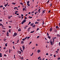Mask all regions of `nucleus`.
Returning a JSON list of instances; mask_svg holds the SVG:
<instances>
[{
  "label": "nucleus",
  "mask_w": 60,
  "mask_h": 60,
  "mask_svg": "<svg viewBox=\"0 0 60 60\" xmlns=\"http://www.w3.org/2000/svg\"><path fill=\"white\" fill-rule=\"evenodd\" d=\"M26 22V20H24L22 21V22L21 23L22 24H23L24 23H25Z\"/></svg>",
  "instance_id": "1"
},
{
  "label": "nucleus",
  "mask_w": 60,
  "mask_h": 60,
  "mask_svg": "<svg viewBox=\"0 0 60 60\" xmlns=\"http://www.w3.org/2000/svg\"><path fill=\"white\" fill-rule=\"evenodd\" d=\"M17 33H14V35H13V36L15 37V36H17Z\"/></svg>",
  "instance_id": "2"
},
{
  "label": "nucleus",
  "mask_w": 60,
  "mask_h": 60,
  "mask_svg": "<svg viewBox=\"0 0 60 60\" xmlns=\"http://www.w3.org/2000/svg\"><path fill=\"white\" fill-rule=\"evenodd\" d=\"M52 40H53V41H52V44H54V41H55V40L54 39V38H52Z\"/></svg>",
  "instance_id": "3"
},
{
  "label": "nucleus",
  "mask_w": 60,
  "mask_h": 60,
  "mask_svg": "<svg viewBox=\"0 0 60 60\" xmlns=\"http://www.w3.org/2000/svg\"><path fill=\"white\" fill-rule=\"evenodd\" d=\"M52 29H53V28H50V32H51V31H52Z\"/></svg>",
  "instance_id": "4"
},
{
  "label": "nucleus",
  "mask_w": 60,
  "mask_h": 60,
  "mask_svg": "<svg viewBox=\"0 0 60 60\" xmlns=\"http://www.w3.org/2000/svg\"><path fill=\"white\" fill-rule=\"evenodd\" d=\"M50 43H51V45H53V42L52 41H50Z\"/></svg>",
  "instance_id": "5"
},
{
  "label": "nucleus",
  "mask_w": 60,
  "mask_h": 60,
  "mask_svg": "<svg viewBox=\"0 0 60 60\" xmlns=\"http://www.w3.org/2000/svg\"><path fill=\"white\" fill-rule=\"evenodd\" d=\"M8 3H7V4H5L4 5L5 6V7H6V6H7V5H8Z\"/></svg>",
  "instance_id": "6"
},
{
  "label": "nucleus",
  "mask_w": 60,
  "mask_h": 60,
  "mask_svg": "<svg viewBox=\"0 0 60 60\" xmlns=\"http://www.w3.org/2000/svg\"><path fill=\"white\" fill-rule=\"evenodd\" d=\"M7 35L8 36H9V32H7Z\"/></svg>",
  "instance_id": "7"
},
{
  "label": "nucleus",
  "mask_w": 60,
  "mask_h": 60,
  "mask_svg": "<svg viewBox=\"0 0 60 60\" xmlns=\"http://www.w3.org/2000/svg\"><path fill=\"white\" fill-rule=\"evenodd\" d=\"M34 23H31L30 25V26H33L34 25Z\"/></svg>",
  "instance_id": "8"
},
{
  "label": "nucleus",
  "mask_w": 60,
  "mask_h": 60,
  "mask_svg": "<svg viewBox=\"0 0 60 60\" xmlns=\"http://www.w3.org/2000/svg\"><path fill=\"white\" fill-rule=\"evenodd\" d=\"M41 52V51L40 50H38V53H40Z\"/></svg>",
  "instance_id": "9"
},
{
  "label": "nucleus",
  "mask_w": 60,
  "mask_h": 60,
  "mask_svg": "<svg viewBox=\"0 0 60 60\" xmlns=\"http://www.w3.org/2000/svg\"><path fill=\"white\" fill-rule=\"evenodd\" d=\"M22 48H23V49H25V46H24V45H23L22 46Z\"/></svg>",
  "instance_id": "10"
},
{
  "label": "nucleus",
  "mask_w": 60,
  "mask_h": 60,
  "mask_svg": "<svg viewBox=\"0 0 60 60\" xmlns=\"http://www.w3.org/2000/svg\"><path fill=\"white\" fill-rule=\"evenodd\" d=\"M57 35L58 37H60V35L59 34H57Z\"/></svg>",
  "instance_id": "11"
},
{
  "label": "nucleus",
  "mask_w": 60,
  "mask_h": 60,
  "mask_svg": "<svg viewBox=\"0 0 60 60\" xmlns=\"http://www.w3.org/2000/svg\"><path fill=\"white\" fill-rule=\"evenodd\" d=\"M38 23H39V22H37V21H36V22L35 23V24H38Z\"/></svg>",
  "instance_id": "12"
},
{
  "label": "nucleus",
  "mask_w": 60,
  "mask_h": 60,
  "mask_svg": "<svg viewBox=\"0 0 60 60\" xmlns=\"http://www.w3.org/2000/svg\"><path fill=\"white\" fill-rule=\"evenodd\" d=\"M48 38H49V39H50V38H51V37L50 36L49 37V36H48Z\"/></svg>",
  "instance_id": "13"
},
{
  "label": "nucleus",
  "mask_w": 60,
  "mask_h": 60,
  "mask_svg": "<svg viewBox=\"0 0 60 60\" xmlns=\"http://www.w3.org/2000/svg\"><path fill=\"white\" fill-rule=\"evenodd\" d=\"M56 29H57V28H59V27H58V26H56Z\"/></svg>",
  "instance_id": "14"
},
{
  "label": "nucleus",
  "mask_w": 60,
  "mask_h": 60,
  "mask_svg": "<svg viewBox=\"0 0 60 60\" xmlns=\"http://www.w3.org/2000/svg\"><path fill=\"white\" fill-rule=\"evenodd\" d=\"M30 3V1H28L27 2V4H29Z\"/></svg>",
  "instance_id": "15"
},
{
  "label": "nucleus",
  "mask_w": 60,
  "mask_h": 60,
  "mask_svg": "<svg viewBox=\"0 0 60 60\" xmlns=\"http://www.w3.org/2000/svg\"><path fill=\"white\" fill-rule=\"evenodd\" d=\"M18 30L19 32V31H21V29H19V30L18 29Z\"/></svg>",
  "instance_id": "16"
},
{
  "label": "nucleus",
  "mask_w": 60,
  "mask_h": 60,
  "mask_svg": "<svg viewBox=\"0 0 60 60\" xmlns=\"http://www.w3.org/2000/svg\"><path fill=\"white\" fill-rule=\"evenodd\" d=\"M35 27V25H34L32 26L33 27Z\"/></svg>",
  "instance_id": "17"
},
{
  "label": "nucleus",
  "mask_w": 60,
  "mask_h": 60,
  "mask_svg": "<svg viewBox=\"0 0 60 60\" xmlns=\"http://www.w3.org/2000/svg\"><path fill=\"white\" fill-rule=\"evenodd\" d=\"M26 9V8H23V11H25V10Z\"/></svg>",
  "instance_id": "18"
},
{
  "label": "nucleus",
  "mask_w": 60,
  "mask_h": 60,
  "mask_svg": "<svg viewBox=\"0 0 60 60\" xmlns=\"http://www.w3.org/2000/svg\"><path fill=\"white\" fill-rule=\"evenodd\" d=\"M37 21H40V19H37Z\"/></svg>",
  "instance_id": "19"
},
{
  "label": "nucleus",
  "mask_w": 60,
  "mask_h": 60,
  "mask_svg": "<svg viewBox=\"0 0 60 60\" xmlns=\"http://www.w3.org/2000/svg\"><path fill=\"white\" fill-rule=\"evenodd\" d=\"M34 31H31L30 32V33H34Z\"/></svg>",
  "instance_id": "20"
},
{
  "label": "nucleus",
  "mask_w": 60,
  "mask_h": 60,
  "mask_svg": "<svg viewBox=\"0 0 60 60\" xmlns=\"http://www.w3.org/2000/svg\"><path fill=\"white\" fill-rule=\"evenodd\" d=\"M27 38V37L26 38H24V39L25 40H26V39Z\"/></svg>",
  "instance_id": "21"
},
{
  "label": "nucleus",
  "mask_w": 60,
  "mask_h": 60,
  "mask_svg": "<svg viewBox=\"0 0 60 60\" xmlns=\"http://www.w3.org/2000/svg\"><path fill=\"white\" fill-rule=\"evenodd\" d=\"M15 9H18V8L17 7H15L14 8V10H15Z\"/></svg>",
  "instance_id": "22"
},
{
  "label": "nucleus",
  "mask_w": 60,
  "mask_h": 60,
  "mask_svg": "<svg viewBox=\"0 0 60 60\" xmlns=\"http://www.w3.org/2000/svg\"><path fill=\"white\" fill-rule=\"evenodd\" d=\"M29 18H30V19H32L33 18V17H30V16H29Z\"/></svg>",
  "instance_id": "23"
},
{
  "label": "nucleus",
  "mask_w": 60,
  "mask_h": 60,
  "mask_svg": "<svg viewBox=\"0 0 60 60\" xmlns=\"http://www.w3.org/2000/svg\"><path fill=\"white\" fill-rule=\"evenodd\" d=\"M3 7V6L2 5H1L0 6V8H2Z\"/></svg>",
  "instance_id": "24"
},
{
  "label": "nucleus",
  "mask_w": 60,
  "mask_h": 60,
  "mask_svg": "<svg viewBox=\"0 0 60 60\" xmlns=\"http://www.w3.org/2000/svg\"><path fill=\"white\" fill-rule=\"evenodd\" d=\"M33 54H34V53H32V54L30 55V56H33Z\"/></svg>",
  "instance_id": "25"
},
{
  "label": "nucleus",
  "mask_w": 60,
  "mask_h": 60,
  "mask_svg": "<svg viewBox=\"0 0 60 60\" xmlns=\"http://www.w3.org/2000/svg\"><path fill=\"white\" fill-rule=\"evenodd\" d=\"M6 40H7L6 39H4V41H6Z\"/></svg>",
  "instance_id": "26"
},
{
  "label": "nucleus",
  "mask_w": 60,
  "mask_h": 60,
  "mask_svg": "<svg viewBox=\"0 0 60 60\" xmlns=\"http://www.w3.org/2000/svg\"><path fill=\"white\" fill-rule=\"evenodd\" d=\"M27 5L28 6H30V4H27Z\"/></svg>",
  "instance_id": "27"
},
{
  "label": "nucleus",
  "mask_w": 60,
  "mask_h": 60,
  "mask_svg": "<svg viewBox=\"0 0 60 60\" xmlns=\"http://www.w3.org/2000/svg\"><path fill=\"white\" fill-rule=\"evenodd\" d=\"M41 8H40L38 10V11H40V10H41Z\"/></svg>",
  "instance_id": "28"
},
{
  "label": "nucleus",
  "mask_w": 60,
  "mask_h": 60,
  "mask_svg": "<svg viewBox=\"0 0 60 60\" xmlns=\"http://www.w3.org/2000/svg\"><path fill=\"white\" fill-rule=\"evenodd\" d=\"M31 23V22H29V23H28V25H29V24H30Z\"/></svg>",
  "instance_id": "29"
},
{
  "label": "nucleus",
  "mask_w": 60,
  "mask_h": 60,
  "mask_svg": "<svg viewBox=\"0 0 60 60\" xmlns=\"http://www.w3.org/2000/svg\"><path fill=\"white\" fill-rule=\"evenodd\" d=\"M21 53V51H19V54H20Z\"/></svg>",
  "instance_id": "30"
},
{
  "label": "nucleus",
  "mask_w": 60,
  "mask_h": 60,
  "mask_svg": "<svg viewBox=\"0 0 60 60\" xmlns=\"http://www.w3.org/2000/svg\"><path fill=\"white\" fill-rule=\"evenodd\" d=\"M40 58H41V57H40V56L38 58V59H40Z\"/></svg>",
  "instance_id": "31"
},
{
  "label": "nucleus",
  "mask_w": 60,
  "mask_h": 60,
  "mask_svg": "<svg viewBox=\"0 0 60 60\" xmlns=\"http://www.w3.org/2000/svg\"><path fill=\"white\" fill-rule=\"evenodd\" d=\"M23 43H24V42L23 41H22L21 42L22 44H23Z\"/></svg>",
  "instance_id": "32"
},
{
  "label": "nucleus",
  "mask_w": 60,
  "mask_h": 60,
  "mask_svg": "<svg viewBox=\"0 0 60 60\" xmlns=\"http://www.w3.org/2000/svg\"><path fill=\"white\" fill-rule=\"evenodd\" d=\"M57 59H58V60H60V57H59L57 58Z\"/></svg>",
  "instance_id": "33"
},
{
  "label": "nucleus",
  "mask_w": 60,
  "mask_h": 60,
  "mask_svg": "<svg viewBox=\"0 0 60 60\" xmlns=\"http://www.w3.org/2000/svg\"><path fill=\"white\" fill-rule=\"evenodd\" d=\"M32 14H33V13H34V11H33L32 12Z\"/></svg>",
  "instance_id": "34"
},
{
  "label": "nucleus",
  "mask_w": 60,
  "mask_h": 60,
  "mask_svg": "<svg viewBox=\"0 0 60 60\" xmlns=\"http://www.w3.org/2000/svg\"><path fill=\"white\" fill-rule=\"evenodd\" d=\"M23 41H24L25 40V39L24 38V39H22Z\"/></svg>",
  "instance_id": "35"
},
{
  "label": "nucleus",
  "mask_w": 60,
  "mask_h": 60,
  "mask_svg": "<svg viewBox=\"0 0 60 60\" xmlns=\"http://www.w3.org/2000/svg\"><path fill=\"white\" fill-rule=\"evenodd\" d=\"M30 38V37H27V40L29 39V38Z\"/></svg>",
  "instance_id": "36"
},
{
  "label": "nucleus",
  "mask_w": 60,
  "mask_h": 60,
  "mask_svg": "<svg viewBox=\"0 0 60 60\" xmlns=\"http://www.w3.org/2000/svg\"><path fill=\"white\" fill-rule=\"evenodd\" d=\"M9 33H11V30H9Z\"/></svg>",
  "instance_id": "37"
},
{
  "label": "nucleus",
  "mask_w": 60,
  "mask_h": 60,
  "mask_svg": "<svg viewBox=\"0 0 60 60\" xmlns=\"http://www.w3.org/2000/svg\"><path fill=\"white\" fill-rule=\"evenodd\" d=\"M19 42V40H18L17 41V43H18Z\"/></svg>",
  "instance_id": "38"
},
{
  "label": "nucleus",
  "mask_w": 60,
  "mask_h": 60,
  "mask_svg": "<svg viewBox=\"0 0 60 60\" xmlns=\"http://www.w3.org/2000/svg\"><path fill=\"white\" fill-rule=\"evenodd\" d=\"M39 29V28H38L37 29V31H38V30Z\"/></svg>",
  "instance_id": "39"
},
{
  "label": "nucleus",
  "mask_w": 60,
  "mask_h": 60,
  "mask_svg": "<svg viewBox=\"0 0 60 60\" xmlns=\"http://www.w3.org/2000/svg\"><path fill=\"white\" fill-rule=\"evenodd\" d=\"M9 49V53H11V50H10V49Z\"/></svg>",
  "instance_id": "40"
},
{
  "label": "nucleus",
  "mask_w": 60,
  "mask_h": 60,
  "mask_svg": "<svg viewBox=\"0 0 60 60\" xmlns=\"http://www.w3.org/2000/svg\"><path fill=\"white\" fill-rule=\"evenodd\" d=\"M27 19V18H26V17H25V18L24 19V20H26V19Z\"/></svg>",
  "instance_id": "41"
},
{
  "label": "nucleus",
  "mask_w": 60,
  "mask_h": 60,
  "mask_svg": "<svg viewBox=\"0 0 60 60\" xmlns=\"http://www.w3.org/2000/svg\"><path fill=\"white\" fill-rule=\"evenodd\" d=\"M20 4H22V5H23V3H22L21 2V3H20Z\"/></svg>",
  "instance_id": "42"
},
{
  "label": "nucleus",
  "mask_w": 60,
  "mask_h": 60,
  "mask_svg": "<svg viewBox=\"0 0 60 60\" xmlns=\"http://www.w3.org/2000/svg\"><path fill=\"white\" fill-rule=\"evenodd\" d=\"M39 37H40L39 36H38L37 38H38Z\"/></svg>",
  "instance_id": "43"
},
{
  "label": "nucleus",
  "mask_w": 60,
  "mask_h": 60,
  "mask_svg": "<svg viewBox=\"0 0 60 60\" xmlns=\"http://www.w3.org/2000/svg\"><path fill=\"white\" fill-rule=\"evenodd\" d=\"M47 36H49V34H48V33H47Z\"/></svg>",
  "instance_id": "44"
},
{
  "label": "nucleus",
  "mask_w": 60,
  "mask_h": 60,
  "mask_svg": "<svg viewBox=\"0 0 60 60\" xmlns=\"http://www.w3.org/2000/svg\"><path fill=\"white\" fill-rule=\"evenodd\" d=\"M21 51V52H23V50H22V49L21 50H20Z\"/></svg>",
  "instance_id": "45"
},
{
  "label": "nucleus",
  "mask_w": 60,
  "mask_h": 60,
  "mask_svg": "<svg viewBox=\"0 0 60 60\" xmlns=\"http://www.w3.org/2000/svg\"><path fill=\"white\" fill-rule=\"evenodd\" d=\"M0 26H3V25L2 24H0Z\"/></svg>",
  "instance_id": "46"
},
{
  "label": "nucleus",
  "mask_w": 60,
  "mask_h": 60,
  "mask_svg": "<svg viewBox=\"0 0 60 60\" xmlns=\"http://www.w3.org/2000/svg\"><path fill=\"white\" fill-rule=\"evenodd\" d=\"M49 0L48 1L47 4H48V3H49Z\"/></svg>",
  "instance_id": "47"
},
{
  "label": "nucleus",
  "mask_w": 60,
  "mask_h": 60,
  "mask_svg": "<svg viewBox=\"0 0 60 60\" xmlns=\"http://www.w3.org/2000/svg\"><path fill=\"white\" fill-rule=\"evenodd\" d=\"M59 46H60V42H59Z\"/></svg>",
  "instance_id": "48"
},
{
  "label": "nucleus",
  "mask_w": 60,
  "mask_h": 60,
  "mask_svg": "<svg viewBox=\"0 0 60 60\" xmlns=\"http://www.w3.org/2000/svg\"><path fill=\"white\" fill-rule=\"evenodd\" d=\"M53 38L54 39H56V37H54Z\"/></svg>",
  "instance_id": "49"
},
{
  "label": "nucleus",
  "mask_w": 60,
  "mask_h": 60,
  "mask_svg": "<svg viewBox=\"0 0 60 60\" xmlns=\"http://www.w3.org/2000/svg\"><path fill=\"white\" fill-rule=\"evenodd\" d=\"M43 21L42 24H44V21Z\"/></svg>",
  "instance_id": "50"
},
{
  "label": "nucleus",
  "mask_w": 60,
  "mask_h": 60,
  "mask_svg": "<svg viewBox=\"0 0 60 60\" xmlns=\"http://www.w3.org/2000/svg\"><path fill=\"white\" fill-rule=\"evenodd\" d=\"M50 10H49L48 11V12H49V13H50Z\"/></svg>",
  "instance_id": "51"
},
{
  "label": "nucleus",
  "mask_w": 60,
  "mask_h": 60,
  "mask_svg": "<svg viewBox=\"0 0 60 60\" xmlns=\"http://www.w3.org/2000/svg\"><path fill=\"white\" fill-rule=\"evenodd\" d=\"M3 10H4V9H5V7H4L3 8Z\"/></svg>",
  "instance_id": "52"
},
{
  "label": "nucleus",
  "mask_w": 60,
  "mask_h": 60,
  "mask_svg": "<svg viewBox=\"0 0 60 60\" xmlns=\"http://www.w3.org/2000/svg\"><path fill=\"white\" fill-rule=\"evenodd\" d=\"M31 27H29V28H28V29H31Z\"/></svg>",
  "instance_id": "53"
},
{
  "label": "nucleus",
  "mask_w": 60,
  "mask_h": 60,
  "mask_svg": "<svg viewBox=\"0 0 60 60\" xmlns=\"http://www.w3.org/2000/svg\"><path fill=\"white\" fill-rule=\"evenodd\" d=\"M36 46H38V44H36Z\"/></svg>",
  "instance_id": "54"
},
{
  "label": "nucleus",
  "mask_w": 60,
  "mask_h": 60,
  "mask_svg": "<svg viewBox=\"0 0 60 60\" xmlns=\"http://www.w3.org/2000/svg\"><path fill=\"white\" fill-rule=\"evenodd\" d=\"M52 4H50V7H51V6H52Z\"/></svg>",
  "instance_id": "55"
},
{
  "label": "nucleus",
  "mask_w": 60,
  "mask_h": 60,
  "mask_svg": "<svg viewBox=\"0 0 60 60\" xmlns=\"http://www.w3.org/2000/svg\"><path fill=\"white\" fill-rule=\"evenodd\" d=\"M46 55H48V53H46Z\"/></svg>",
  "instance_id": "56"
},
{
  "label": "nucleus",
  "mask_w": 60,
  "mask_h": 60,
  "mask_svg": "<svg viewBox=\"0 0 60 60\" xmlns=\"http://www.w3.org/2000/svg\"><path fill=\"white\" fill-rule=\"evenodd\" d=\"M50 56H52V54H50Z\"/></svg>",
  "instance_id": "57"
},
{
  "label": "nucleus",
  "mask_w": 60,
  "mask_h": 60,
  "mask_svg": "<svg viewBox=\"0 0 60 60\" xmlns=\"http://www.w3.org/2000/svg\"><path fill=\"white\" fill-rule=\"evenodd\" d=\"M5 46H7V44H6L5 45Z\"/></svg>",
  "instance_id": "58"
},
{
  "label": "nucleus",
  "mask_w": 60,
  "mask_h": 60,
  "mask_svg": "<svg viewBox=\"0 0 60 60\" xmlns=\"http://www.w3.org/2000/svg\"><path fill=\"white\" fill-rule=\"evenodd\" d=\"M54 57H56V55H54Z\"/></svg>",
  "instance_id": "59"
},
{
  "label": "nucleus",
  "mask_w": 60,
  "mask_h": 60,
  "mask_svg": "<svg viewBox=\"0 0 60 60\" xmlns=\"http://www.w3.org/2000/svg\"><path fill=\"white\" fill-rule=\"evenodd\" d=\"M5 47L4 48H3V49H5Z\"/></svg>",
  "instance_id": "60"
},
{
  "label": "nucleus",
  "mask_w": 60,
  "mask_h": 60,
  "mask_svg": "<svg viewBox=\"0 0 60 60\" xmlns=\"http://www.w3.org/2000/svg\"><path fill=\"white\" fill-rule=\"evenodd\" d=\"M13 4H14V5H15V4H16V3H13Z\"/></svg>",
  "instance_id": "61"
},
{
  "label": "nucleus",
  "mask_w": 60,
  "mask_h": 60,
  "mask_svg": "<svg viewBox=\"0 0 60 60\" xmlns=\"http://www.w3.org/2000/svg\"><path fill=\"white\" fill-rule=\"evenodd\" d=\"M21 16L22 17H23V14H22Z\"/></svg>",
  "instance_id": "62"
},
{
  "label": "nucleus",
  "mask_w": 60,
  "mask_h": 60,
  "mask_svg": "<svg viewBox=\"0 0 60 60\" xmlns=\"http://www.w3.org/2000/svg\"><path fill=\"white\" fill-rule=\"evenodd\" d=\"M9 28H11V26H9Z\"/></svg>",
  "instance_id": "63"
},
{
  "label": "nucleus",
  "mask_w": 60,
  "mask_h": 60,
  "mask_svg": "<svg viewBox=\"0 0 60 60\" xmlns=\"http://www.w3.org/2000/svg\"><path fill=\"white\" fill-rule=\"evenodd\" d=\"M42 60H44V58H43Z\"/></svg>",
  "instance_id": "64"
}]
</instances>
